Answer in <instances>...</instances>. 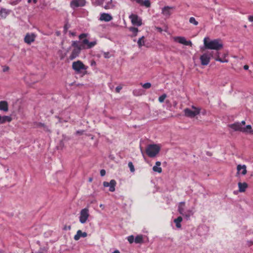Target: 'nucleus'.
<instances>
[{"label": "nucleus", "instance_id": "nucleus-1", "mask_svg": "<svg viewBox=\"0 0 253 253\" xmlns=\"http://www.w3.org/2000/svg\"><path fill=\"white\" fill-rule=\"evenodd\" d=\"M204 44L205 48L214 49L217 51L223 46V43L220 39L210 40L209 38L206 37L204 39Z\"/></svg>", "mask_w": 253, "mask_h": 253}, {"label": "nucleus", "instance_id": "nucleus-2", "mask_svg": "<svg viewBox=\"0 0 253 253\" xmlns=\"http://www.w3.org/2000/svg\"><path fill=\"white\" fill-rule=\"evenodd\" d=\"M160 147L157 144H150L148 145L146 153L150 158L155 157L160 152Z\"/></svg>", "mask_w": 253, "mask_h": 253}, {"label": "nucleus", "instance_id": "nucleus-3", "mask_svg": "<svg viewBox=\"0 0 253 253\" xmlns=\"http://www.w3.org/2000/svg\"><path fill=\"white\" fill-rule=\"evenodd\" d=\"M211 57L214 58L213 52H206L203 54L200 57L201 64L203 66L208 65L210 62Z\"/></svg>", "mask_w": 253, "mask_h": 253}, {"label": "nucleus", "instance_id": "nucleus-4", "mask_svg": "<svg viewBox=\"0 0 253 253\" xmlns=\"http://www.w3.org/2000/svg\"><path fill=\"white\" fill-rule=\"evenodd\" d=\"M72 68L77 73H81L82 70H86L87 67L85 66L81 61L78 60L73 63Z\"/></svg>", "mask_w": 253, "mask_h": 253}, {"label": "nucleus", "instance_id": "nucleus-5", "mask_svg": "<svg viewBox=\"0 0 253 253\" xmlns=\"http://www.w3.org/2000/svg\"><path fill=\"white\" fill-rule=\"evenodd\" d=\"M192 108H193L195 110H191L190 109L188 108H185L184 110V115L186 117L192 118H194L195 116L200 114V109L196 108L194 106H192Z\"/></svg>", "mask_w": 253, "mask_h": 253}, {"label": "nucleus", "instance_id": "nucleus-6", "mask_svg": "<svg viewBox=\"0 0 253 253\" xmlns=\"http://www.w3.org/2000/svg\"><path fill=\"white\" fill-rule=\"evenodd\" d=\"M227 55L228 54L226 52L220 53L218 51H216L215 54H213L214 60L221 63H227L228 62V60L226 59Z\"/></svg>", "mask_w": 253, "mask_h": 253}, {"label": "nucleus", "instance_id": "nucleus-7", "mask_svg": "<svg viewBox=\"0 0 253 253\" xmlns=\"http://www.w3.org/2000/svg\"><path fill=\"white\" fill-rule=\"evenodd\" d=\"M129 18L131 20V23L134 26L139 27L142 25L141 18L136 14H130L129 16Z\"/></svg>", "mask_w": 253, "mask_h": 253}, {"label": "nucleus", "instance_id": "nucleus-8", "mask_svg": "<svg viewBox=\"0 0 253 253\" xmlns=\"http://www.w3.org/2000/svg\"><path fill=\"white\" fill-rule=\"evenodd\" d=\"M89 210L87 208H84L81 210L80 216V221L81 223H84L89 217Z\"/></svg>", "mask_w": 253, "mask_h": 253}, {"label": "nucleus", "instance_id": "nucleus-9", "mask_svg": "<svg viewBox=\"0 0 253 253\" xmlns=\"http://www.w3.org/2000/svg\"><path fill=\"white\" fill-rule=\"evenodd\" d=\"M85 3V0H72L70 2V6L75 9L76 7L84 6Z\"/></svg>", "mask_w": 253, "mask_h": 253}, {"label": "nucleus", "instance_id": "nucleus-10", "mask_svg": "<svg viewBox=\"0 0 253 253\" xmlns=\"http://www.w3.org/2000/svg\"><path fill=\"white\" fill-rule=\"evenodd\" d=\"M174 41L185 45H189L192 46V43L191 41H186V39L183 37H176L174 38Z\"/></svg>", "mask_w": 253, "mask_h": 253}, {"label": "nucleus", "instance_id": "nucleus-11", "mask_svg": "<svg viewBox=\"0 0 253 253\" xmlns=\"http://www.w3.org/2000/svg\"><path fill=\"white\" fill-rule=\"evenodd\" d=\"M104 187H109V191L110 192H114L115 190V186L116 185V181L114 179H112L110 182L106 181L103 182Z\"/></svg>", "mask_w": 253, "mask_h": 253}, {"label": "nucleus", "instance_id": "nucleus-12", "mask_svg": "<svg viewBox=\"0 0 253 253\" xmlns=\"http://www.w3.org/2000/svg\"><path fill=\"white\" fill-rule=\"evenodd\" d=\"M82 43L85 46V49H90L97 44V42L96 41H94L90 42L87 39H84L82 41Z\"/></svg>", "mask_w": 253, "mask_h": 253}, {"label": "nucleus", "instance_id": "nucleus-13", "mask_svg": "<svg viewBox=\"0 0 253 253\" xmlns=\"http://www.w3.org/2000/svg\"><path fill=\"white\" fill-rule=\"evenodd\" d=\"M35 38H36V35L32 33L31 34H30L28 33L26 34V36L25 37L24 42L26 43L30 44L32 42H33L35 41Z\"/></svg>", "mask_w": 253, "mask_h": 253}, {"label": "nucleus", "instance_id": "nucleus-14", "mask_svg": "<svg viewBox=\"0 0 253 253\" xmlns=\"http://www.w3.org/2000/svg\"><path fill=\"white\" fill-rule=\"evenodd\" d=\"M83 49L84 48H74L72 51L70 56H69V59L72 60L75 59L76 57H78L79 56L80 53H81L82 49Z\"/></svg>", "mask_w": 253, "mask_h": 253}, {"label": "nucleus", "instance_id": "nucleus-15", "mask_svg": "<svg viewBox=\"0 0 253 253\" xmlns=\"http://www.w3.org/2000/svg\"><path fill=\"white\" fill-rule=\"evenodd\" d=\"M113 17L110 14L106 13H102L100 15V17L99 18L100 20L104 21L105 22H109L111 21Z\"/></svg>", "mask_w": 253, "mask_h": 253}, {"label": "nucleus", "instance_id": "nucleus-16", "mask_svg": "<svg viewBox=\"0 0 253 253\" xmlns=\"http://www.w3.org/2000/svg\"><path fill=\"white\" fill-rule=\"evenodd\" d=\"M229 127L235 131H240L242 132V127L241 126V123L239 122H236L234 124H230Z\"/></svg>", "mask_w": 253, "mask_h": 253}, {"label": "nucleus", "instance_id": "nucleus-17", "mask_svg": "<svg viewBox=\"0 0 253 253\" xmlns=\"http://www.w3.org/2000/svg\"><path fill=\"white\" fill-rule=\"evenodd\" d=\"M87 234L85 232H83L81 230H79L77 234L74 236V239L76 241L79 240L81 237H86Z\"/></svg>", "mask_w": 253, "mask_h": 253}, {"label": "nucleus", "instance_id": "nucleus-18", "mask_svg": "<svg viewBox=\"0 0 253 253\" xmlns=\"http://www.w3.org/2000/svg\"><path fill=\"white\" fill-rule=\"evenodd\" d=\"M172 9H174V7L169 6H165L162 9V13L166 16H169L171 14L170 10Z\"/></svg>", "mask_w": 253, "mask_h": 253}, {"label": "nucleus", "instance_id": "nucleus-19", "mask_svg": "<svg viewBox=\"0 0 253 253\" xmlns=\"http://www.w3.org/2000/svg\"><path fill=\"white\" fill-rule=\"evenodd\" d=\"M137 3L139 4L141 6H145L146 7L148 8L151 6V2L149 0H134Z\"/></svg>", "mask_w": 253, "mask_h": 253}, {"label": "nucleus", "instance_id": "nucleus-20", "mask_svg": "<svg viewBox=\"0 0 253 253\" xmlns=\"http://www.w3.org/2000/svg\"><path fill=\"white\" fill-rule=\"evenodd\" d=\"M0 110L7 112L8 110V103L6 101H0Z\"/></svg>", "mask_w": 253, "mask_h": 253}, {"label": "nucleus", "instance_id": "nucleus-21", "mask_svg": "<svg viewBox=\"0 0 253 253\" xmlns=\"http://www.w3.org/2000/svg\"><path fill=\"white\" fill-rule=\"evenodd\" d=\"M12 121V118L10 116H1L0 115V124H3L6 122H10Z\"/></svg>", "mask_w": 253, "mask_h": 253}, {"label": "nucleus", "instance_id": "nucleus-22", "mask_svg": "<svg viewBox=\"0 0 253 253\" xmlns=\"http://www.w3.org/2000/svg\"><path fill=\"white\" fill-rule=\"evenodd\" d=\"M10 10L4 8H1L0 9V16L2 18H5L9 14Z\"/></svg>", "mask_w": 253, "mask_h": 253}, {"label": "nucleus", "instance_id": "nucleus-23", "mask_svg": "<svg viewBox=\"0 0 253 253\" xmlns=\"http://www.w3.org/2000/svg\"><path fill=\"white\" fill-rule=\"evenodd\" d=\"M80 42V41H72V46L74 47V48H85V46L83 44V43H81L79 44Z\"/></svg>", "mask_w": 253, "mask_h": 253}, {"label": "nucleus", "instance_id": "nucleus-24", "mask_svg": "<svg viewBox=\"0 0 253 253\" xmlns=\"http://www.w3.org/2000/svg\"><path fill=\"white\" fill-rule=\"evenodd\" d=\"M238 172L239 173L241 170V173L243 175H245L247 173L246 166V165H238L237 167Z\"/></svg>", "mask_w": 253, "mask_h": 253}, {"label": "nucleus", "instance_id": "nucleus-25", "mask_svg": "<svg viewBox=\"0 0 253 253\" xmlns=\"http://www.w3.org/2000/svg\"><path fill=\"white\" fill-rule=\"evenodd\" d=\"M238 187H239V191L240 192H244L245 191L246 188L248 187V184L246 182L241 183L239 182L238 183Z\"/></svg>", "mask_w": 253, "mask_h": 253}, {"label": "nucleus", "instance_id": "nucleus-26", "mask_svg": "<svg viewBox=\"0 0 253 253\" xmlns=\"http://www.w3.org/2000/svg\"><path fill=\"white\" fill-rule=\"evenodd\" d=\"M184 206L185 202H180L179 204L178 211L179 213L181 215L184 214V212L185 211V210L184 209Z\"/></svg>", "mask_w": 253, "mask_h": 253}, {"label": "nucleus", "instance_id": "nucleus-27", "mask_svg": "<svg viewBox=\"0 0 253 253\" xmlns=\"http://www.w3.org/2000/svg\"><path fill=\"white\" fill-rule=\"evenodd\" d=\"M182 221V218L179 216L177 218L174 219V222L175 223L176 227L177 228H180L181 227V222Z\"/></svg>", "mask_w": 253, "mask_h": 253}, {"label": "nucleus", "instance_id": "nucleus-28", "mask_svg": "<svg viewBox=\"0 0 253 253\" xmlns=\"http://www.w3.org/2000/svg\"><path fill=\"white\" fill-rule=\"evenodd\" d=\"M242 132H247L251 134H253V130L252 129V126L251 125H247L245 127H242Z\"/></svg>", "mask_w": 253, "mask_h": 253}, {"label": "nucleus", "instance_id": "nucleus-29", "mask_svg": "<svg viewBox=\"0 0 253 253\" xmlns=\"http://www.w3.org/2000/svg\"><path fill=\"white\" fill-rule=\"evenodd\" d=\"M192 215H193V212L192 211L189 210L185 211L184 214H182V215L184 216L187 220H188L190 216Z\"/></svg>", "mask_w": 253, "mask_h": 253}, {"label": "nucleus", "instance_id": "nucleus-30", "mask_svg": "<svg viewBox=\"0 0 253 253\" xmlns=\"http://www.w3.org/2000/svg\"><path fill=\"white\" fill-rule=\"evenodd\" d=\"M35 125H36V127H43L45 130H46V131L49 130L47 126H46L45 125V124L43 123H40V122L35 123Z\"/></svg>", "mask_w": 253, "mask_h": 253}, {"label": "nucleus", "instance_id": "nucleus-31", "mask_svg": "<svg viewBox=\"0 0 253 253\" xmlns=\"http://www.w3.org/2000/svg\"><path fill=\"white\" fill-rule=\"evenodd\" d=\"M135 243H142L143 242V236L142 235H137L134 239Z\"/></svg>", "mask_w": 253, "mask_h": 253}, {"label": "nucleus", "instance_id": "nucleus-32", "mask_svg": "<svg viewBox=\"0 0 253 253\" xmlns=\"http://www.w3.org/2000/svg\"><path fill=\"white\" fill-rule=\"evenodd\" d=\"M105 0H92V4L95 6L102 5Z\"/></svg>", "mask_w": 253, "mask_h": 253}, {"label": "nucleus", "instance_id": "nucleus-33", "mask_svg": "<svg viewBox=\"0 0 253 253\" xmlns=\"http://www.w3.org/2000/svg\"><path fill=\"white\" fill-rule=\"evenodd\" d=\"M129 30L130 31L132 32L133 37H136L137 36V33L138 32V29L137 28L134 27H130L129 28Z\"/></svg>", "mask_w": 253, "mask_h": 253}, {"label": "nucleus", "instance_id": "nucleus-34", "mask_svg": "<svg viewBox=\"0 0 253 253\" xmlns=\"http://www.w3.org/2000/svg\"><path fill=\"white\" fill-rule=\"evenodd\" d=\"M144 37L142 36L137 41V44L139 47H141L143 45H144L145 42L144 41Z\"/></svg>", "mask_w": 253, "mask_h": 253}, {"label": "nucleus", "instance_id": "nucleus-35", "mask_svg": "<svg viewBox=\"0 0 253 253\" xmlns=\"http://www.w3.org/2000/svg\"><path fill=\"white\" fill-rule=\"evenodd\" d=\"M114 6V5L112 3V0H110V1L108 2L105 6H104V8L105 9H109L113 8Z\"/></svg>", "mask_w": 253, "mask_h": 253}, {"label": "nucleus", "instance_id": "nucleus-36", "mask_svg": "<svg viewBox=\"0 0 253 253\" xmlns=\"http://www.w3.org/2000/svg\"><path fill=\"white\" fill-rule=\"evenodd\" d=\"M128 167L130 169V171L131 172H134L135 171L134 167L133 165V163L131 162H129L128 163Z\"/></svg>", "mask_w": 253, "mask_h": 253}, {"label": "nucleus", "instance_id": "nucleus-37", "mask_svg": "<svg viewBox=\"0 0 253 253\" xmlns=\"http://www.w3.org/2000/svg\"><path fill=\"white\" fill-rule=\"evenodd\" d=\"M153 171L158 173H161L162 171V168L159 166H155L153 167Z\"/></svg>", "mask_w": 253, "mask_h": 253}, {"label": "nucleus", "instance_id": "nucleus-38", "mask_svg": "<svg viewBox=\"0 0 253 253\" xmlns=\"http://www.w3.org/2000/svg\"><path fill=\"white\" fill-rule=\"evenodd\" d=\"M189 22L191 24L196 26L198 24V22L196 20L195 18L193 17H191L189 19Z\"/></svg>", "mask_w": 253, "mask_h": 253}, {"label": "nucleus", "instance_id": "nucleus-39", "mask_svg": "<svg viewBox=\"0 0 253 253\" xmlns=\"http://www.w3.org/2000/svg\"><path fill=\"white\" fill-rule=\"evenodd\" d=\"M167 95L165 93H164L163 94H162V95H161L159 97V101L161 103H162L164 101L165 99H166V98L167 97Z\"/></svg>", "mask_w": 253, "mask_h": 253}, {"label": "nucleus", "instance_id": "nucleus-40", "mask_svg": "<svg viewBox=\"0 0 253 253\" xmlns=\"http://www.w3.org/2000/svg\"><path fill=\"white\" fill-rule=\"evenodd\" d=\"M87 34L85 33H83L79 35V38L80 40H83L84 39H85V38L87 37Z\"/></svg>", "mask_w": 253, "mask_h": 253}, {"label": "nucleus", "instance_id": "nucleus-41", "mask_svg": "<svg viewBox=\"0 0 253 253\" xmlns=\"http://www.w3.org/2000/svg\"><path fill=\"white\" fill-rule=\"evenodd\" d=\"M142 86L145 89H148L151 87V84L150 83H146L142 84Z\"/></svg>", "mask_w": 253, "mask_h": 253}, {"label": "nucleus", "instance_id": "nucleus-42", "mask_svg": "<svg viewBox=\"0 0 253 253\" xmlns=\"http://www.w3.org/2000/svg\"><path fill=\"white\" fill-rule=\"evenodd\" d=\"M127 240L129 243L131 244L134 241V238L133 235L127 237Z\"/></svg>", "mask_w": 253, "mask_h": 253}, {"label": "nucleus", "instance_id": "nucleus-43", "mask_svg": "<svg viewBox=\"0 0 253 253\" xmlns=\"http://www.w3.org/2000/svg\"><path fill=\"white\" fill-rule=\"evenodd\" d=\"M70 28V25L67 23L64 26V33H66L67 31V30Z\"/></svg>", "mask_w": 253, "mask_h": 253}, {"label": "nucleus", "instance_id": "nucleus-44", "mask_svg": "<svg viewBox=\"0 0 253 253\" xmlns=\"http://www.w3.org/2000/svg\"><path fill=\"white\" fill-rule=\"evenodd\" d=\"M104 57L105 58H109L110 57V53L109 52H104Z\"/></svg>", "mask_w": 253, "mask_h": 253}, {"label": "nucleus", "instance_id": "nucleus-45", "mask_svg": "<svg viewBox=\"0 0 253 253\" xmlns=\"http://www.w3.org/2000/svg\"><path fill=\"white\" fill-rule=\"evenodd\" d=\"M100 174L101 176H104L106 174V171L105 169H101L100 171Z\"/></svg>", "mask_w": 253, "mask_h": 253}, {"label": "nucleus", "instance_id": "nucleus-46", "mask_svg": "<svg viewBox=\"0 0 253 253\" xmlns=\"http://www.w3.org/2000/svg\"><path fill=\"white\" fill-rule=\"evenodd\" d=\"M122 89V87L121 86H117L116 87V92L117 93H119L120 92V90Z\"/></svg>", "mask_w": 253, "mask_h": 253}, {"label": "nucleus", "instance_id": "nucleus-47", "mask_svg": "<svg viewBox=\"0 0 253 253\" xmlns=\"http://www.w3.org/2000/svg\"><path fill=\"white\" fill-rule=\"evenodd\" d=\"M71 228V227L70 225H69V226H67V225H65L63 228V229L64 230H70Z\"/></svg>", "mask_w": 253, "mask_h": 253}, {"label": "nucleus", "instance_id": "nucleus-48", "mask_svg": "<svg viewBox=\"0 0 253 253\" xmlns=\"http://www.w3.org/2000/svg\"><path fill=\"white\" fill-rule=\"evenodd\" d=\"M248 19L250 21L253 22V15L249 16L248 17Z\"/></svg>", "mask_w": 253, "mask_h": 253}, {"label": "nucleus", "instance_id": "nucleus-49", "mask_svg": "<svg viewBox=\"0 0 253 253\" xmlns=\"http://www.w3.org/2000/svg\"><path fill=\"white\" fill-rule=\"evenodd\" d=\"M84 130H77L76 133L78 134L82 135L83 133Z\"/></svg>", "mask_w": 253, "mask_h": 253}, {"label": "nucleus", "instance_id": "nucleus-50", "mask_svg": "<svg viewBox=\"0 0 253 253\" xmlns=\"http://www.w3.org/2000/svg\"><path fill=\"white\" fill-rule=\"evenodd\" d=\"M9 70V67L8 66H5L3 69V72H6Z\"/></svg>", "mask_w": 253, "mask_h": 253}, {"label": "nucleus", "instance_id": "nucleus-51", "mask_svg": "<svg viewBox=\"0 0 253 253\" xmlns=\"http://www.w3.org/2000/svg\"><path fill=\"white\" fill-rule=\"evenodd\" d=\"M161 163L159 161H157L156 163L155 166L160 167L161 166Z\"/></svg>", "mask_w": 253, "mask_h": 253}, {"label": "nucleus", "instance_id": "nucleus-52", "mask_svg": "<svg viewBox=\"0 0 253 253\" xmlns=\"http://www.w3.org/2000/svg\"><path fill=\"white\" fill-rule=\"evenodd\" d=\"M244 70H248V69H249V66H248V65H244Z\"/></svg>", "mask_w": 253, "mask_h": 253}, {"label": "nucleus", "instance_id": "nucleus-53", "mask_svg": "<svg viewBox=\"0 0 253 253\" xmlns=\"http://www.w3.org/2000/svg\"><path fill=\"white\" fill-rule=\"evenodd\" d=\"M156 29H157V30L160 32H161L162 31V29L160 27H156Z\"/></svg>", "mask_w": 253, "mask_h": 253}, {"label": "nucleus", "instance_id": "nucleus-54", "mask_svg": "<svg viewBox=\"0 0 253 253\" xmlns=\"http://www.w3.org/2000/svg\"><path fill=\"white\" fill-rule=\"evenodd\" d=\"M240 123L241 126H242V125H245L246 123L245 121H242Z\"/></svg>", "mask_w": 253, "mask_h": 253}, {"label": "nucleus", "instance_id": "nucleus-55", "mask_svg": "<svg viewBox=\"0 0 253 253\" xmlns=\"http://www.w3.org/2000/svg\"><path fill=\"white\" fill-rule=\"evenodd\" d=\"M92 180H93V178H92V177H89V179H88V181H89V182H92Z\"/></svg>", "mask_w": 253, "mask_h": 253}, {"label": "nucleus", "instance_id": "nucleus-56", "mask_svg": "<svg viewBox=\"0 0 253 253\" xmlns=\"http://www.w3.org/2000/svg\"><path fill=\"white\" fill-rule=\"evenodd\" d=\"M112 253H120L118 250H115Z\"/></svg>", "mask_w": 253, "mask_h": 253}, {"label": "nucleus", "instance_id": "nucleus-57", "mask_svg": "<svg viewBox=\"0 0 253 253\" xmlns=\"http://www.w3.org/2000/svg\"><path fill=\"white\" fill-rule=\"evenodd\" d=\"M249 244H250V246H252L253 245V241H250L249 242Z\"/></svg>", "mask_w": 253, "mask_h": 253}, {"label": "nucleus", "instance_id": "nucleus-58", "mask_svg": "<svg viewBox=\"0 0 253 253\" xmlns=\"http://www.w3.org/2000/svg\"><path fill=\"white\" fill-rule=\"evenodd\" d=\"M136 90H133V94L135 95H137L138 94L137 93H136Z\"/></svg>", "mask_w": 253, "mask_h": 253}, {"label": "nucleus", "instance_id": "nucleus-59", "mask_svg": "<svg viewBox=\"0 0 253 253\" xmlns=\"http://www.w3.org/2000/svg\"><path fill=\"white\" fill-rule=\"evenodd\" d=\"M33 2L34 3H36L37 2V0H33Z\"/></svg>", "mask_w": 253, "mask_h": 253}, {"label": "nucleus", "instance_id": "nucleus-60", "mask_svg": "<svg viewBox=\"0 0 253 253\" xmlns=\"http://www.w3.org/2000/svg\"><path fill=\"white\" fill-rule=\"evenodd\" d=\"M28 3H31V0H28Z\"/></svg>", "mask_w": 253, "mask_h": 253}, {"label": "nucleus", "instance_id": "nucleus-61", "mask_svg": "<svg viewBox=\"0 0 253 253\" xmlns=\"http://www.w3.org/2000/svg\"><path fill=\"white\" fill-rule=\"evenodd\" d=\"M71 34L72 35H75V34H74V33H71Z\"/></svg>", "mask_w": 253, "mask_h": 253}, {"label": "nucleus", "instance_id": "nucleus-62", "mask_svg": "<svg viewBox=\"0 0 253 253\" xmlns=\"http://www.w3.org/2000/svg\"><path fill=\"white\" fill-rule=\"evenodd\" d=\"M100 207H102V205H100Z\"/></svg>", "mask_w": 253, "mask_h": 253}]
</instances>
